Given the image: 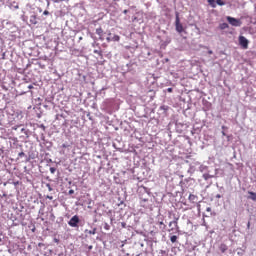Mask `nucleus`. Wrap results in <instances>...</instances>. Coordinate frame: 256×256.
<instances>
[{
	"label": "nucleus",
	"mask_w": 256,
	"mask_h": 256,
	"mask_svg": "<svg viewBox=\"0 0 256 256\" xmlns=\"http://www.w3.org/2000/svg\"><path fill=\"white\" fill-rule=\"evenodd\" d=\"M175 25H176V31L178 33H183V24H181V20L179 19V12H176Z\"/></svg>",
	"instance_id": "obj_1"
},
{
	"label": "nucleus",
	"mask_w": 256,
	"mask_h": 256,
	"mask_svg": "<svg viewBox=\"0 0 256 256\" xmlns=\"http://www.w3.org/2000/svg\"><path fill=\"white\" fill-rule=\"evenodd\" d=\"M239 45L242 49H249V40L245 36H239Z\"/></svg>",
	"instance_id": "obj_2"
},
{
	"label": "nucleus",
	"mask_w": 256,
	"mask_h": 256,
	"mask_svg": "<svg viewBox=\"0 0 256 256\" xmlns=\"http://www.w3.org/2000/svg\"><path fill=\"white\" fill-rule=\"evenodd\" d=\"M227 21L230 23V25H232V27H241V22L237 18L228 16Z\"/></svg>",
	"instance_id": "obj_3"
},
{
	"label": "nucleus",
	"mask_w": 256,
	"mask_h": 256,
	"mask_svg": "<svg viewBox=\"0 0 256 256\" xmlns=\"http://www.w3.org/2000/svg\"><path fill=\"white\" fill-rule=\"evenodd\" d=\"M79 216L74 215L68 222L70 227H79Z\"/></svg>",
	"instance_id": "obj_4"
},
{
	"label": "nucleus",
	"mask_w": 256,
	"mask_h": 256,
	"mask_svg": "<svg viewBox=\"0 0 256 256\" xmlns=\"http://www.w3.org/2000/svg\"><path fill=\"white\" fill-rule=\"evenodd\" d=\"M30 23L32 25H37L38 21H37V15H32L30 16Z\"/></svg>",
	"instance_id": "obj_5"
},
{
	"label": "nucleus",
	"mask_w": 256,
	"mask_h": 256,
	"mask_svg": "<svg viewBox=\"0 0 256 256\" xmlns=\"http://www.w3.org/2000/svg\"><path fill=\"white\" fill-rule=\"evenodd\" d=\"M96 34L99 36V39L103 40V28H97Z\"/></svg>",
	"instance_id": "obj_6"
},
{
	"label": "nucleus",
	"mask_w": 256,
	"mask_h": 256,
	"mask_svg": "<svg viewBox=\"0 0 256 256\" xmlns=\"http://www.w3.org/2000/svg\"><path fill=\"white\" fill-rule=\"evenodd\" d=\"M188 199L191 203H195L197 201V196L195 194H190Z\"/></svg>",
	"instance_id": "obj_7"
},
{
	"label": "nucleus",
	"mask_w": 256,
	"mask_h": 256,
	"mask_svg": "<svg viewBox=\"0 0 256 256\" xmlns=\"http://www.w3.org/2000/svg\"><path fill=\"white\" fill-rule=\"evenodd\" d=\"M219 249L221 253H225V251H227L229 248L227 247V244H220Z\"/></svg>",
	"instance_id": "obj_8"
},
{
	"label": "nucleus",
	"mask_w": 256,
	"mask_h": 256,
	"mask_svg": "<svg viewBox=\"0 0 256 256\" xmlns=\"http://www.w3.org/2000/svg\"><path fill=\"white\" fill-rule=\"evenodd\" d=\"M248 193H249V195H251L249 197V199H251L252 201H256V193L255 192H251V191H249Z\"/></svg>",
	"instance_id": "obj_9"
},
{
	"label": "nucleus",
	"mask_w": 256,
	"mask_h": 256,
	"mask_svg": "<svg viewBox=\"0 0 256 256\" xmlns=\"http://www.w3.org/2000/svg\"><path fill=\"white\" fill-rule=\"evenodd\" d=\"M219 28L222 29V30H224V29H229V24H227V23H222V24H220Z\"/></svg>",
	"instance_id": "obj_10"
},
{
	"label": "nucleus",
	"mask_w": 256,
	"mask_h": 256,
	"mask_svg": "<svg viewBox=\"0 0 256 256\" xmlns=\"http://www.w3.org/2000/svg\"><path fill=\"white\" fill-rule=\"evenodd\" d=\"M121 40V37L119 36V35H114L113 37H112V41H114V42H118V41H120Z\"/></svg>",
	"instance_id": "obj_11"
},
{
	"label": "nucleus",
	"mask_w": 256,
	"mask_h": 256,
	"mask_svg": "<svg viewBox=\"0 0 256 256\" xmlns=\"http://www.w3.org/2000/svg\"><path fill=\"white\" fill-rule=\"evenodd\" d=\"M170 241H171V243H176L177 242V236L176 235L171 236Z\"/></svg>",
	"instance_id": "obj_12"
},
{
	"label": "nucleus",
	"mask_w": 256,
	"mask_h": 256,
	"mask_svg": "<svg viewBox=\"0 0 256 256\" xmlns=\"http://www.w3.org/2000/svg\"><path fill=\"white\" fill-rule=\"evenodd\" d=\"M217 5H220V7H223L225 5V2L223 0H216Z\"/></svg>",
	"instance_id": "obj_13"
},
{
	"label": "nucleus",
	"mask_w": 256,
	"mask_h": 256,
	"mask_svg": "<svg viewBox=\"0 0 256 256\" xmlns=\"http://www.w3.org/2000/svg\"><path fill=\"white\" fill-rule=\"evenodd\" d=\"M94 53L96 55H99L100 57H103V52H101L100 50H94Z\"/></svg>",
	"instance_id": "obj_14"
},
{
	"label": "nucleus",
	"mask_w": 256,
	"mask_h": 256,
	"mask_svg": "<svg viewBox=\"0 0 256 256\" xmlns=\"http://www.w3.org/2000/svg\"><path fill=\"white\" fill-rule=\"evenodd\" d=\"M97 233V228L89 231V235H95Z\"/></svg>",
	"instance_id": "obj_15"
},
{
	"label": "nucleus",
	"mask_w": 256,
	"mask_h": 256,
	"mask_svg": "<svg viewBox=\"0 0 256 256\" xmlns=\"http://www.w3.org/2000/svg\"><path fill=\"white\" fill-rule=\"evenodd\" d=\"M208 3H209L212 7H215V0H208Z\"/></svg>",
	"instance_id": "obj_16"
},
{
	"label": "nucleus",
	"mask_w": 256,
	"mask_h": 256,
	"mask_svg": "<svg viewBox=\"0 0 256 256\" xmlns=\"http://www.w3.org/2000/svg\"><path fill=\"white\" fill-rule=\"evenodd\" d=\"M18 157H25V153H24V152H20V153L18 154Z\"/></svg>",
	"instance_id": "obj_17"
},
{
	"label": "nucleus",
	"mask_w": 256,
	"mask_h": 256,
	"mask_svg": "<svg viewBox=\"0 0 256 256\" xmlns=\"http://www.w3.org/2000/svg\"><path fill=\"white\" fill-rule=\"evenodd\" d=\"M173 223H174V225H177V222L173 221V222L169 223V227H171L173 225Z\"/></svg>",
	"instance_id": "obj_18"
},
{
	"label": "nucleus",
	"mask_w": 256,
	"mask_h": 256,
	"mask_svg": "<svg viewBox=\"0 0 256 256\" xmlns=\"http://www.w3.org/2000/svg\"><path fill=\"white\" fill-rule=\"evenodd\" d=\"M43 15H49V11L45 10V11L43 12Z\"/></svg>",
	"instance_id": "obj_19"
},
{
	"label": "nucleus",
	"mask_w": 256,
	"mask_h": 256,
	"mask_svg": "<svg viewBox=\"0 0 256 256\" xmlns=\"http://www.w3.org/2000/svg\"><path fill=\"white\" fill-rule=\"evenodd\" d=\"M173 92V88H168V93H172Z\"/></svg>",
	"instance_id": "obj_20"
},
{
	"label": "nucleus",
	"mask_w": 256,
	"mask_h": 256,
	"mask_svg": "<svg viewBox=\"0 0 256 256\" xmlns=\"http://www.w3.org/2000/svg\"><path fill=\"white\" fill-rule=\"evenodd\" d=\"M51 173H55V168H50Z\"/></svg>",
	"instance_id": "obj_21"
},
{
	"label": "nucleus",
	"mask_w": 256,
	"mask_h": 256,
	"mask_svg": "<svg viewBox=\"0 0 256 256\" xmlns=\"http://www.w3.org/2000/svg\"><path fill=\"white\" fill-rule=\"evenodd\" d=\"M106 41H108V43H109L112 41V39L108 37V38H106Z\"/></svg>",
	"instance_id": "obj_22"
},
{
	"label": "nucleus",
	"mask_w": 256,
	"mask_h": 256,
	"mask_svg": "<svg viewBox=\"0 0 256 256\" xmlns=\"http://www.w3.org/2000/svg\"><path fill=\"white\" fill-rule=\"evenodd\" d=\"M48 190H49V191H53V188H51V186L48 185Z\"/></svg>",
	"instance_id": "obj_23"
},
{
	"label": "nucleus",
	"mask_w": 256,
	"mask_h": 256,
	"mask_svg": "<svg viewBox=\"0 0 256 256\" xmlns=\"http://www.w3.org/2000/svg\"><path fill=\"white\" fill-rule=\"evenodd\" d=\"M73 193H75V191H73V190H70V191H69V194H70V195H73Z\"/></svg>",
	"instance_id": "obj_24"
},
{
	"label": "nucleus",
	"mask_w": 256,
	"mask_h": 256,
	"mask_svg": "<svg viewBox=\"0 0 256 256\" xmlns=\"http://www.w3.org/2000/svg\"><path fill=\"white\" fill-rule=\"evenodd\" d=\"M47 199L53 200V196H47Z\"/></svg>",
	"instance_id": "obj_25"
},
{
	"label": "nucleus",
	"mask_w": 256,
	"mask_h": 256,
	"mask_svg": "<svg viewBox=\"0 0 256 256\" xmlns=\"http://www.w3.org/2000/svg\"><path fill=\"white\" fill-rule=\"evenodd\" d=\"M208 53H209V55H213V51H211V50L208 51Z\"/></svg>",
	"instance_id": "obj_26"
},
{
	"label": "nucleus",
	"mask_w": 256,
	"mask_h": 256,
	"mask_svg": "<svg viewBox=\"0 0 256 256\" xmlns=\"http://www.w3.org/2000/svg\"><path fill=\"white\" fill-rule=\"evenodd\" d=\"M28 89H33V85H29V86H28Z\"/></svg>",
	"instance_id": "obj_27"
},
{
	"label": "nucleus",
	"mask_w": 256,
	"mask_h": 256,
	"mask_svg": "<svg viewBox=\"0 0 256 256\" xmlns=\"http://www.w3.org/2000/svg\"><path fill=\"white\" fill-rule=\"evenodd\" d=\"M123 13H124L125 15H127L128 11H127V10H124Z\"/></svg>",
	"instance_id": "obj_28"
},
{
	"label": "nucleus",
	"mask_w": 256,
	"mask_h": 256,
	"mask_svg": "<svg viewBox=\"0 0 256 256\" xmlns=\"http://www.w3.org/2000/svg\"><path fill=\"white\" fill-rule=\"evenodd\" d=\"M203 177H204V179H207V174H204Z\"/></svg>",
	"instance_id": "obj_29"
},
{
	"label": "nucleus",
	"mask_w": 256,
	"mask_h": 256,
	"mask_svg": "<svg viewBox=\"0 0 256 256\" xmlns=\"http://www.w3.org/2000/svg\"><path fill=\"white\" fill-rule=\"evenodd\" d=\"M222 135L225 137V135H226V134H225V131H222Z\"/></svg>",
	"instance_id": "obj_30"
},
{
	"label": "nucleus",
	"mask_w": 256,
	"mask_h": 256,
	"mask_svg": "<svg viewBox=\"0 0 256 256\" xmlns=\"http://www.w3.org/2000/svg\"><path fill=\"white\" fill-rule=\"evenodd\" d=\"M143 201H144V202H147V201H148V199H147V198H144V199H143Z\"/></svg>",
	"instance_id": "obj_31"
},
{
	"label": "nucleus",
	"mask_w": 256,
	"mask_h": 256,
	"mask_svg": "<svg viewBox=\"0 0 256 256\" xmlns=\"http://www.w3.org/2000/svg\"><path fill=\"white\" fill-rule=\"evenodd\" d=\"M105 229H109V225L106 224Z\"/></svg>",
	"instance_id": "obj_32"
},
{
	"label": "nucleus",
	"mask_w": 256,
	"mask_h": 256,
	"mask_svg": "<svg viewBox=\"0 0 256 256\" xmlns=\"http://www.w3.org/2000/svg\"><path fill=\"white\" fill-rule=\"evenodd\" d=\"M54 3H59V0H54Z\"/></svg>",
	"instance_id": "obj_33"
},
{
	"label": "nucleus",
	"mask_w": 256,
	"mask_h": 256,
	"mask_svg": "<svg viewBox=\"0 0 256 256\" xmlns=\"http://www.w3.org/2000/svg\"><path fill=\"white\" fill-rule=\"evenodd\" d=\"M159 225H163V221L159 222Z\"/></svg>",
	"instance_id": "obj_34"
},
{
	"label": "nucleus",
	"mask_w": 256,
	"mask_h": 256,
	"mask_svg": "<svg viewBox=\"0 0 256 256\" xmlns=\"http://www.w3.org/2000/svg\"><path fill=\"white\" fill-rule=\"evenodd\" d=\"M222 129H227V127H225V126H222Z\"/></svg>",
	"instance_id": "obj_35"
},
{
	"label": "nucleus",
	"mask_w": 256,
	"mask_h": 256,
	"mask_svg": "<svg viewBox=\"0 0 256 256\" xmlns=\"http://www.w3.org/2000/svg\"><path fill=\"white\" fill-rule=\"evenodd\" d=\"M207 211H211V208H207Z\"/></svg>",
	"instance_id": "obj_36"
},
{
	"label": "nucleus",
	"mask_w": 256,
	"mask_h": 256,
	"mask_svg": "<svg viewBox=\"0 0 256 256\" xmlns=\"http://www.w3.org/2000/svg\"><path fill=\"white\" fill-rule=\"evenodd\" d=\"M89 249H93V246H89Z\"/></svg>",
	"instance_id": "obj_37"
},
{
	"label": "nucleus",
	"mask_w": 256,
	"mask_h": 256,
	"mask_svg": "<svg viewBox=\"0 0 256 256\" xmlns=\"http://www.w3.org/2000/svg\"><path fill=\"white\" fill-rule=\"evenodd\" d=\"M63 147H67V146L64 144Z\"/></svg>",
	"instance_id": "obj_38"
}]
</instances>
